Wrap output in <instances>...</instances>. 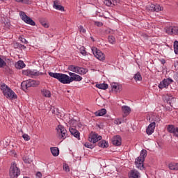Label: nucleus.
<instances>
[{"instance_id":"nucleus-1","label":"nucleus","mask_w":178,"mask_h":178,"mask_svg":"<svg viewBox=\"0 0 178 178\" xmlns=\"http://www.w3.org/2000/svg\"><path fill=\"white\" fill-rule=\"evenodd\" d=\"M49 76H50V77H54V79H57V80H58L60 83H62V84H70V83H72L67 74L49 72Z\"/></svg>"},{"instance_id":"nucleus-2","label":"nucleus","mask_w":178,"mask_h":178,"mask_svg":"<svg viewBox=\"0 0 178 178\" xmlns=\"http://www.w3.org/2000/svg\"><path fill=\"white\" fill-rule=\"evenodd\" d=\"M147 156V150L143 149L140 152V155L138 158L135 159V165L137 169L140 170H144V161H145V158Z\"/></svg>"},{"instance_id":"nucleus-3","label":"nucleus","mask_w":178,"mask_h":178,"mask_svg":"<svg viewBox=\"0 0 178 178\" xmlns=\"http://www.w3.org/2000/svg\"><path fill=\"white\" fill-rule=\"evenodd\" d=\"M1 90L6 98H9L10 99H15V98H17L16 93H15L10 88L8 87V86L2 84L1 86Z\"/></svg>"},{"instance_id":"nucleus-4","label":"nucleus","mask_w":178,"mask_h":178,"mask_svg":"<svg viewBox=\"0 0 178 178\" xmlns=\"http://www.w3.org/2000/svg\"><path fill=\"white\" fill-rule=\"evenodd\" d=\"M68 70H70V72H73L74 73H76L77 74H86L88 72V70L86 68L73 65L68 66Z\"/></svg>"},{"instance_id":"nucleus-5","label":"nucleus","mask_w":178,"mask_h":178,"mask_svg":"<svg viewBox=\"0 0 178 178\" xmlns=\"http://www.w3.org/2000/svg\"><path fill=\"white\" fill-rule=\"evenodd\" d=\"M22 90H27L30 87H37L40 86V81L34 80L24 81L21 84Z\"/></svg>"},{"instance_id":"nucleus-6","label":"nucleus","mask_w":178,"mask_h":178,"mask_svg":"<svg viewBox=\"0 0 178 178\" xmlns=\"http://www.w3.org/2000/svg\"><path fill=\"white\" fill-rule=\"evenodd\" d=\"M9 176L10 178H17L20 176V170L17 168L16 163H13L10 168L9 171Z\"/></svg>"},{"instance_id":"nucleus-7","label":"nucleus","mask_w":178,"mask_h":178,"mask_svg":"<svg viewBox=\"0 0 178 178\" xmlns=\"http://www.w3.org/2000/svg\"><path fill=\"white\" fill-rule=\"evenodd\" d=\"M19 16L22 20H23L24 23H26V24H30V26H35V22H34V20L30 18V17L27 16V15H26V13L23 11L19 12Z\"/></svg>"},{"instance_id":"nucleus-8","label":"nucleus","mask_w":178,"mask_h":178,"mask_svg":"<svg viewBox=\"0 0 178 178\" xmlns=\"http://www.w3.org/2000/svg\"><path fill=\"white\" fill-rule=\"evenodd\" d=\"M57 134H58V137L61 140H65L66 137H67V131L65 128V127L62 125H58L56 128Z\"/></svg>"},{"instance_id":"nucleus-9","label":"nucleus","mask_w":178,"mask_h":178,"mask_svg":"<svg viewBox=\"0 0 178 178\" xmlns=\"http://www.w3.org/2000/svg\"><path fill=\"white\" fill-rule=\"evenodd\" d=\"M88 140L90 143H92V144H95V143H98V141L102 140V136H99L98 134L92 131L89 134Z\"/></svg>"},{"instance_id":"nucleus-10","label":"nucleus","mask_w":178,"mask_h":178,"mask_svg":"<svg viewBox=\"0 0 178 178\" xmlns=\"http://www.w3.org/2000/svg\"><path fill=\"white\" fill-rule=\"evenodd\" d=\"M91 49L93 55L97 59L99 60H104L105 59V54H104L101 50L98 49L97 47H92Z\"/></svg>"},{"instance_id":"nucleus-11","label":"nucleus","mask_w":178,"mask_h":178,"mask_svg":"<svg viewBox=\"0 0 178 178\" xmlns=\"http://www.w3.org/2000/svg\"><path fill=\"white\" fill-rule=\"evenodd\" d=\"M23 74H24V76H28L29 77H35L37 76H42L44 73L40 72L36 70H26L23 71Z\"/></svg>"},{"instance_id":"nucleus-12","label":"nucleus","mask_w":178,"mask_h":178,"mask_svg":"<svg viewBox=\"0 0 178 178\" xmlns=\"http://www.w3.org/2000/svg\"><path fill=\"white\" fill-rule=\"evenodd\" d=\"M172 83H173V79L168 78L161 81L158 87L160 88V90H163V88H168L169 85L172 84Z\"/></svg>"},{"instance_id":"nucleus-13","label":"nucleus","mask_w":178,"mask_h":178,"mask_svg":"<svg viewBox=\"0 0 178 178\" xmlns=\"http://www.w3.org/2000/svg\"><path fill=\"white\" fill-rule=\"evenodd\" d=\"M68 74L70 76L69 79L72 83H73V81H81V80H83V77L76 73L69 72Z\"/></svg>"},{"instance_id":"nucleus-14","label":"nucleus","mask_w":178,"mask_h":178,"mask_svg":"<svg viewBox=\"0 0 178 178\" xmlns=\"http://www.w3.org/2000/svg\"><path fill=\"white\" fill-rule=\"evenodd\" d=\"M165 32L170 35H172V34L178 35V26H168L165 29Z\"/></svg>"},{"instance_id":"nucleus-15","label":"nucleus","mask_w":178,"mask_h":178,"mask_svg":"<svg viewBox=\"0 0 178 178\" xmlns=\"http://www.w3.org/2000/svg\"><path fill=\"white\" fill-rule=\"evenodd\" d=\"M167 131L172 133L175 137H178V127H175L173 124H169L167 127Z\"/></svg>"},{"instance_id":"nucleus-16","label":"nucleus","mask_w":178,"mask_h":178,"mask_svg":"<svg viewBox=\"0 0 178 178\" xmlns=\"http://www.w3.org/2000/svg\"><path fill=\"white\" fill-rule=\"evenodd\" d=\"M54 9L56 10H60V12H65V7L60 4V1L59 0H54L53 4Z\"/></svg>"},{"instance_id":"nucleus-17","label":"nucleus","mask_w":178,"mask_h":178,"mask_svg":"<svg viewBox=\"0 0 178 178\" xmlns=\"http://www.w3.org/2000/svg\"><path fill=\"white\" fill-rule=\"evenodd\" d=\"M112 143L113 145L119 147L120 145H122V138H120V136L117 135L112 138Z\"/></svg>"},{"instance_id":"nucleus-18","label":"nucleus","mask_w":178,"mask_h":178,"mask_svg":"<svg viewBox=\"0 0 178 178\" xmlns=\"http://www.w3.org/2000/svg\"><path fill=\"white\" fill-rule=\"evenodd\" d=\"M156 123L155 121H154L153 122H152L147 128L146 129V133L147 134H148V136H151V134H152V133H154V130H155V126H156Z\"/></svg>"},{"instance_id":"nucleus-19","label":"nucleus","mask_w":178,"mask_h":178,"mask_svg":"<svg viewBox=\"0 0 178 178\" xmlns=\"http://www.w3.org/2000/svg\"><path fill=\"white\" fill-rule=\"evenodd\" d=\"M120 0H104L103 2L106 6H115Z\"/></svg>"},{"instance_id":"nucleus-20","label":"nucleus","mask_w":178,"mask_h":178,"mask_svg":"<svg viewBox=\"0 0 178 178\" xmlns=\"http://www.w3.org/2000/svg\"><path fill=\"white\" fill-rule=\"evenodd\" d=\"M141 175L137 170H132L129 173V178H140Z\"/></svg>"},{"instance_id":"nucleus-21","label":"nucleus","mask_w":178,"mask_h":178,"mask_svg":"<svg viewBox=\"0 0 178 178\" xmlns=\"http://www.w3.org/2000/svg\"><path fill=\"white\" fill-rule=\"evenodd\" d=\"M122 112L123 114V117L126 118L128 115H130V112H131V108L129 107V106H122Z\"/></svg>"},{"instance_id":"nucleus-22","label":"nucleus","mask_w":178,"mask_h":178,"mask_svg":"<svg viewBox=\"0 0 178 178\" xmlns=\"http://www.w3.org/2000/svg\"><path fill=\"white\" fill-rule=\"evenodd\" d=\"M111 88L112 91H114V92H119V91L122 90V86H120L119 83H114L111 84Z\"/></svg>"},{"instance_id":"nucleus-23","label":"nucleus","mask_w":178,"mask_h":178,"mask_svg":"<svg viewBox=\"0 0 178 178\" xmlns=\"http://www.w3.org/2000/svg\"><path fill=\"white\" fill-rule=\"evenodd\" d=\"M70 131L74 137L76 138H78V140H80V132L77 131V129H74V128H70Z\"/></svg>"},{"instance_id":"nucleus-24","label":"nucleus","mask_w":178,"mask_h":178,"mask_svg":"<svg viewBox=\"0 0 178 178\" xmlns=\"http://www.w3.org/2000/svg\"><path fill=\"white\" fill-rule=\"evenodd\" d=\"M175 99H175V97L167 95L165 96V101H166L167 104H169V105H170V106H173V103L175 102Z\"/></svg>"},{"instance_id":"nucleus-25","label":"nucleus","mask_w":178,"mask_h":178,"mask_svg":"<svg viewBox=\"0 0 178 178\" xmlns=\"http://www.w3.org/2000/svg\"><path fill=\"white\" fill-rule=\"evenodd\" d=\"M50 151L53 156H58V155H59V149L56 147H51Z\"/></svg>"},{"instance_id":"nucleus-26","label":"nucleus","mask_w":178,"mask_h":178,"mask_svg":"<svg viewBox=\"0 0 178 178\" xmlns=\"http://www.w3.org/2000/svg\"><path fill=\"white\" fill-rule=\"evenodd\" d=\"M41 92H42V95L46 98H51L52 95L51 92L47 89H43Z\"/></svg>"},{"instance_id":"nucleus-27","label":"nucleus","mask_w":178,"mask_h":178,"mask_svg":"<svg viewBox=\"0 0 178 178\" xmlns=\"http://www.w3.org/2000/svg\"><path fill=\"white\" fill-rule=\"evenodd\" d=\"M106 114V109L102 108L101 110H99L98 111H96L95 113V116H104V115Z\"/></svg>"},{"instance_id":"nucleus-28","label":"nucleus","mask_w":178,"mask_h":178,"mask_svg":"<svg viewBox=\"0 0 178 178\" xmlns=\"http://www.w3.org/2000/svg\"><path fill=\"white\" fill-rule=\"evenodd\" d=\"M95 87L99 88V90H106L108 89V86L106 83H97Z\"/></svg>"},{"instance_id":"nucleus-29","label":"nucleus","mask_w":178,"mask_h":178,"mask_svg":"<svg viewBox=\"0 0 178 178\" xmlns=\"http://www.w3.org/2000/svg\"><path fill=\"white\" fill-rule=\"evenodd\" d=\"M168 168L170 170H178V163H170Z\"/></svg>"},{"instance_id":"nucleus-30","label":"nucleus","mask_w":178,"mask_h":178,"mask_svg":"<svg viewBox=\"0 0 178 178\" xmlns=\"http://www.w3.org/2000/svg\"><path fill=\"white\" fill-rule=\"evenodd\" d=\"M6 66V59L5 57L0 56V67H5Z\"/></svg>"},{"instance_id":"nucleus-31","label":"nucleus","mask_w":178,"mask_h":178,"mask_svg":"<svg viewBox=\"0 0 178 178\" xmlns=\"http://www.w3.org/2000/svg\"><path fill=\"white\" fill-rule=\"evenodd\" d=\"M98 146L101 148H107V147H108V142H106V140H102L99 142Z\"/></svg>"},{"instance_id":"nucleus-32","label":"nucleus","mask_w":178,"mask_h":178,"mask_svg":"<svg viewBox=\"0 0 178 178\" xmlns=\"http://www.w3.org/2000/svg\"><path fill=\"white\" fill-rule=\"evenodd\" d=\"M17 69H23L26 65L24 64V62L22 60H19L17 63L15 65Z\"/></svg>"},{"instance_id":"nucleus-33","label":"nucleus","mask_w":178,"mask_h":178,"mask_svg":"<svg viewBox=\"0 0 178 178\" xmlns=\"http://www.w3.org/2000/svg\"><path fill=\"white\" fill-rule=\"evenodd\" d=\"M134 79L136 81H141V80H143V77L141 76V74L140 72H137L134 75Z\"/></svg>"},{"instance_id":"nucleus-34","label":"nucleus","mask_w":178,"mask_h":178,"mask_svg":"<svg viewBox=\"0 0 178 178\" xmlns=\"http://www.w3.org/2000/svg\"><path fill=\"white\" fill-rule=\"evenodd\" d=\"M163 10V7L160 6L159 4H154V12H161Z\"/></svg>"},{"instance_id":"nucleus-35","label":"nucleus","mask_w":178,"mask_h":178,"mask_svg":"<svg viewBox=\"0 0 178 178\" xmlns=\"http://www.w3.org/2000/svg\"><path fill=\"white\" fill-rule=\"evenodd\" d=\"M108 42L113 44H115V42H116V39L115 38V36L113 35L108 36Z\"/></svg>"},{"instance_id":"nucleus-36","label":"nucleus","mask_w":178,"mask_h":178,"mask_svg":"<svg viewBox=\"0 0 178 178\" xmlns=\"http://www.w3.org/2000/svg\"><path fill=\"white\" fill-rule=\"evenodd\" d=\"M79 51L81 55H83V56H87V51H86V47H81Z\"/></svg>"},{"instance_id":"nucleus-37","label":"nucleus","mask_w":178,"mask_h":178,"mask_svg":"<svg viewBox=\"0 0 178 178\" xmlns=\"http://www.w3.org/2000/svg\"><path fill=\"white\" fill-rule=\"evenodd\" d=\"M84 147H86V148H90V149H92V148H94V145L88 143V142H86L84 143Z\"/></svg>"},{"instance_id":"nucleus-38","label":"nucleus","mask_w":178,"mask_h":178,"mask_svg":"<svg viewBox=\"0 0 178 178\" xmlns=\"http://www.w3.org/2000/svg\"><path fill=\"white\" fill-rule=\"evenodd\" d=\"M42 26L44 27L45 29H48L49 27V24L45 21H42L40 22Z\"/></svg>"},{"instance_id":"nucleus-39","label":"nucleus","mask_w":178,"mask_h":178,"mask_svg":"<svg viewBox=\"0 0 178 178\" xmlns=\"http://www.w3.org/2000/svg\"><path fill=\"white\" fill-rule=\"evenodd\" d=\"M15 2H22V3H30L31 0H15Z\"/></svg>"},{"instance_id":"nucleus-40","label":"nucleus","mask_w":178,"mask_h":178,"mask_svg":"<svg viewBox=\"0 0 178 178\" xmlns=\"http://www.w3.org/2000/svg\"><path fill=\"white\" fill-rule=\"evenodd\" d=\"M147 8L151 10L152 12H154V8H155V4L151 3L147 6Z\"/></svg>"},{"instance_id":"nucleus-41","label":"nucleus","mask_w":178,"mask_h":178,"mask_svg":"<svg viewBox=\"0 0 178 178\" xmlns=\"http://www.w3.org/2000/svg\"><path fill=\"white\" fill-rule=\"evenodd\" d=\"M24 140H25V141H30V136H29L28 134H24L22 136Z\"/></svg>"},{"instance_id":"nucleus-42","label":"nucleus","mask_w":178,"mask_h":178,"mask_svg":"<svg viewBox=\"0 0 178 178\" xmlns=\"http://www.w3.org/2000/svg\"><path fill=\"white\" fill-rule=\"evenodd\" d=\"M115 124H122V119L118 118L114 120Z\"/></svg>"},{"instance_id":"nucleus-43","label":"nucleus","mask_w":178,"mask_h":178,"mask_svg":"<svg viewBox=\"0 0 178 178\" xmlns=\"http://www.w3.org/2000/svg\"><path fill=\"white\" fill-rule=\"evenodd\" d=\"M79 29L80 33H83V34L86 33V29H84V27H83V26L80 25Z\"/></svg>"},{"instance_id":"nucleus-44","label":"nucleus","mask_w":178,"mask_h":178,"mask_svg":"<svg viewBox=\"0 0 178 178\" xmlns=\"http://www.w3.org/2000/svg\"><path fill=\"white\" fill-rule=\"evenodd\" d=\"M95 24L96 26H97V27H102V26H103V24H102V22H95Z\"/></svg>"},{"instance_id":"nucleus-45","label":"nucleus","mask_w":178,"mask_h":178,"mask_svg":"<svg viewBox=\"0 0 178 178\" xmlns=\"http://www.w3.org/2000/svg\"><path fill=\"white\" fill-rule=\"evenodd\" d=\"M19 41H21V42L23 44H27V40L22 37H19Z\"/></svg>"},{"instance_id":"nucleus-46","label":"nucleus","mask_w":178,"mask_h":178,"mask_svg":"<svg viewBox=\"0 0 178 178\" xmlns=\"http://www.w3.org/2000/svg\"><path fill=\"white\" fill-rule=\"evenodd\" d=\"M63 169H64V170H65V172H69V165H63Z\"/></svg>"},{"instance_id":"nucleus-47","label":"nucleus","mask_w":178,"mask_h":178,"mask_svg":"<svg viewBox=\"0 0 178 178\" xmlns=\"http://www.w3.org/2000/svg\"><path fill=\"white\" fill-rule=\"evenodd\" d=\"M174 48H178V41L175 40L174 42Z\"/></svg>"},{"instance_id":"nucleus-48","label":"nucleus","mask_w":178,"mask_h":178,"mask_svg":"<svg viewBox=\"0 0 178 178\" xmlns=\"http://www.w3.org/2000/svg\"><path fill=\"white\" fill-rule=\"evenodd\" d=\"M174 79L178 82V73L174 75Z\"/></svg>"},{"instance_id":"nucleus-49","label":"nucleus","mask_w":178,"mask_h":178,"mask_svg":"<svg viewBox=\"0 0 178 178\" xmlns=\"http://www.w3.org/2000/svg\"><path fill=\"white\" fill-rule=\"evenodd\" d=\"M42 176V174H41L40 172H38L36 173V177H37L40 178V177H41Z\"/></svg>"},{"instance_id":"nucleus-50","label":"nucleus","mask_w":178,"mask_h":178,"mask_svg":"<svg viewBox=\"0 0 178 178\" xmlns=\"http://www.w3.org/2000/svg\"><path fill=\"white\" fill-rule=\"evenodd\" d=\"M174 51H175V54H176V55H178V47H175Z\"/></svg>"},{"instance_id":"nucleus-51","label":"nucleus","mask_w":178,"mask_h":178,"mask_svg":"<svg viewBox=\"0 0 178 178\" xmlns=\"http://www.w3.org/2000/svg\"><path fill=\"white\" fill-rule=\"evenodd\" d=\"M7 27H8V29H9V27H10V23L7 22Z\"/></svg>"},{"instance_id":"nucleus-52","label":"nucleus","mask_w":178,"mask_h":178,"mask_svg":"<svg viewBox=\"0 0 178 178\" xmlns=\"http://www.w3.org/2000/svg\"><path fill=\"white\" fill-rule=\"evenodd\" d=\"M22 47L24 49H26V47L24 45H22Z\"/></svg>"},{"instance_id":"nucleus-53","label":"nucleus","mask_w":178,"mask_h":178,"mask_svg":"<svg viewBox=\"0 0 178 178\" xmlns=\"http://www.w3.org/2000/svg\"><path fill=\"white\" fill-rule=\"evenodd\" d=\"M92 41H94V38L91 37Z\"/></svg>"},{"instance_id":"nucleus-54","label":"nucleus","mask_w":178,"mask_h":178,"mask_svg":"<svg viewBox=\"0 0 178 178\" xmlns=\"http://www.w3.org/2000/svg\"><path fill=\"white\" fill-rule=\"evenodd\" d=\"M1 1H3V2L4 1H6V0H1Z\"/></svg>"}]
</instances>
